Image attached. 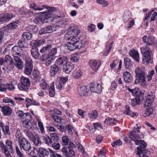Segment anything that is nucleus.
Returning <instances> with one entry per match:
<instances>
[{"mask_svg":"<svg viewBox=\"0 0 157 157\" xmlns=\"http://www.w3.org/2000/svg\"><path fill=\"white\" fill-rule=\"evenodd\" d=\"M147 36H144L143 37V40L146 45L144 47L140 48L141 52L143 53V63L145 65H147L150 63H153L152 60V53L149 47L152 45L155 41L154 37L153 36L149 37L147 39Z\"/></svg>","mask_w":157,"mask_h":157,"instance_id":"1","label":"nucleus"},{"mask_svg":"<svg viewBox=\"0 0 157 157\" xmlns=\"http://www.w3.org/2000/svg\"><path fill=\"white\" fill-rule=\"evenodd\" d=\"M14 65L13 59L8 55L6 56L5 59L0 58V65L4 66V67L2 69L4 71V73L6 74L9 73L12 70Z\"/></svg>","mask_w":157,"mask_h":157,"instance_id":"2","label":"nucleus"},{"mask_svg":"<svg viewBox=\"0 0 157 157\" xmlns=\"http://www.w3.org/2000/svg\"><path fill=\"white\" fill-rule=\"evenodd\" d=\"M130 135L129 137L131 139L135 142L136 145L141 144V146H143V148L146 147L147 146V144L144 140H139L138 139H143L144 136L142 134L140 135L136 133V131H133L130 132Z\"/></svg>","mask_w":157,"mask_h":157,"instance_id":"3","label":"nucleus"},{"mask_svg":"<svg viewBox=\"0 0 157 157\" xmlns=\"http://www.w3.org/2000/svg\"><path fill=\"white\" fill-rule=\"evenodd\" d=\"M19 147L21 149H23L25 151L31 152L29 153L30 155H33L35 154L34 148H32L29 142L25 138L23 137L18 142Z\"/></svg>","mask_w":157,"mask_h":157,"instance_id":"4","label":"nucleus"},{"mask_svg":"<svg viewBox=\"0 0 157 157\" xmlns=\"http://www.w3.org/2000/svg\"><path fill=\"white\" fill-rule=\"evenodd\" d=\"M5 145L2 141H0V147L2 151L7 157H12L10 153H12L13 151L12 142L9 140L6 141Z\"/></svg>","mask_w":157,"mask_h":157,"instance_id":"5","label":"nucleus"},{"mask_svg":"<svg viewBox=\"0 0 157 157\" xmlns=\"http://www.w3.org/2000/svg\"><path fill=\"white\" fill-rule=\"evenodd\" d=\"M66 48L70 51H73L76 48H80L82 45V40L80 39L71 40L65 44Z\"/></svg>","mask_w":157,"mask_h":157,"instance_id":"6","label":"nucleus"},{"mask_svg":"<svg viewBox=\"0 0 157 157\" xmlns=\"http://www.w3.org/2000/svg\"><path fill=\"white\" fill-rule=\"evenodd\" d=\"M54 85V82H52L51 84L50 87L49 88V86L44 80L42 81L40 84L41 90L49 91V94L51 97H53L55 94Z\"/></svg>","mask_w":157,"mask_h":157,"instance_id":"7","label":"nucleus"},{"mask_svg":"<svg viewBox=\"0 0 157 157\" xmlns=\"http://www.w3.org/2000/svg\"><path fill=\"white\" fill-rule=\"evenodd\" d=\"M20 82L18 84V89L21 90H26L28 87L30 85V82L29 78L21 76L20 78Z\"/></svg>","mask_w":157,"mask_h":157,"instance_id":"8","label":"nucleus"},{"mask_svg":"<svg viewBox=\"0 0 157 157\" xmlns=\"http://www.w3.org/2000/svg\"><path fill=\"white\" fill-rule=\"evenodd\" d=\"M135 73L136 75L135 83L138 84L139 83H144L145 82L146 76L144 71L140 68L137 67L135 70Z\"/></svg>","mask_w":157,"mask_h":157,"instance_id":"9","label":"nucleus"},{"mask_svg":"<svg viewBox=\"0 0 157 157\" xmlns=\"http://www.w3.org/2000/svg\"><path fill=\"white\" fill-rule=\"evenodd\" d=\"M25 60L24 73L25 74L29 75L31 74L33 70V61L29 57H26Z\"/></svg>","mask_w":157,"mask_h":157,"instance_id":"10","label":"nucleus"},{"mask_svg":"<svg viewBox=\"0 0 157 157\" xmlns=\"http://www.w3.org/2000/svg\"><path fill=\"white\" fill-rule=\"evenodd\" d=\"M62 152L64 157H71L75 155L74 150L72 149H70L69 147H63L62 149Z\"/></svg>","mask_w":157,"mask_h":157,"instance_id":"11","label":"nucleus"},{"mask_svg":"<svg viewBox=\"0 0 157 157\" xmlns=\"http://www.w3.org/2000/svg\"><path fill=\"white\" fill-rule=\"evenodd\" d=\"M136 98L132 99L131 103L132 106H135L140 104L144 99V93H141L139 95H136Z\"/></svg>","mask_w":157,"mask_h":157,"instance_id":"12","label":"nucleus"},{"mask_svg":"<svg viewBox=\"0 0 157 157\" xmlns=\"http://www.w3.org/2000/svg\"><path fill=\"white\" fill-rule=\"evenodd\" d=\"M48 16L45 15L44 12L42 13V14L39 17H36L33 20V21L37 24L47 22L48 21Z\"/></svg>","mask_w":157,"mask_h":157,"instance_id":"13","label":"nucleus"},{"mask_svg":"<svg viewBox=\"0 0 157 157\" xmlns=\"http://www.w3.org/2000/svg\"><path fill=\"white\" fill-rule=\"evenodd\" d=\"M90 88V90L93 92L100 94L102 91L101 85L97 83L91 84Z\"/></svg>","mask_w":157,"mask_h":157,"instance_id":"14","label":"nucleus"},{"mask_svg":"<svg viewBox=\"0 0 157 157\" xmlns=\"http://www.w3.org/2000/svg\"><path fill=\"white\" fill-rule=\"evenodd\" d=\"M11 51L14 57V56H15L16 55L21 56L22 54L23 50L19 46H15L12 48Z\"/></svg>","mask_w":157,"mask_h":157,"instance_id":"15","label":"nucleus"},{"mask_svg":"<svg viewBox=\"0 0 157 157\" xmlns=\"http://www.w3.org/2000/svg\"><path fill=\"white\" fill-rule=\"evenodd\" d=\"M53 152V151L50 149H46L42 147H40L39 148L38 153L40 156L41 157H44L45 156L48 155L49 152L51 155V154H52V152Z\"/></svg>","mask_w":157,"mask_h":157,"instance_id":"16","label":"nucleus"},{"mask_svg":"<svg viewBox=\"0 0 157 157\" xmlns=\"http://www.w3.org/2000/svg\"><path fill=\"white\" fill-rule=\"evenodd\" d=\"M55 30L56 29L54 27L51 26H46L39 31V33L41 35L43 34L51 33Z\"/></svg>","mask_w":157,"mask_h":157,"instance_id":"17","label":"nucleus"},{"mask_svg":"<svg viewBox=\"0 0 157 157\" xmlns=\"http://www.w3.org/2000/svg\"><path fill=\"white\" fill-rule=\"evenodd\" d=\"M74 65L68 62L66 65L63 66V70L64 72L68 74L70 73L71 72H73L74 70Z\"/></svg>","mask_w":157,"mask_h":157,"instance_id":"18","label":"nucleus"},{"mask_svg":"<svg viewBox=\"0 0 157 157\" xmlns=\"http://www.w3.org/2000/svg\"><path fill=\"white\" fill-rule=\"evenodd\" d=\"M68 59L65 56H63L59 57L56 60L55 63L58 65H62L63 66L66 65L68 63Z\"/></svg>","mask_w":157,"mask_h":157,"instance_id":"19","label":"nucleus"},{"mask_svg":"<svg viewBox=\"0 0 157 157\" xmlns=\"http://www.w3.org/2000/svg\"><path fill=\"white\" fill-rule=\"evenodd\" d=\"M59 68L56 64H54L51 66L50 73L52 76H55L59 72Z\"/></svg>","mask_w":157,"mask_h":157,"instance_id":"20","label":"nucleus"},{"mask_svg":"<svg viewBox=\"0 0 157 157\" xmlns=\"http://www.w3.org/2000/svg\"><path fill=\"white\" fill-rule=\"evenodd\" d=\"M89 64L91 69L95 71H97L100 67L99 64H98L97 61L94 59L90 60Z\"/></svg>","mask_w":157,"mask_h":157,"instance_id":"21","label":"nucleus"},{"mask_svg":"<svg viewBox=\"0 0 157 157\" xmlns=\"http://www.w3.org/2000/svg\"><path fill=\"white\" fill-rule=\"evenodd\" d=\"M57 11V9L55 7H49L48 12H43L45 13V15L48 16V19L51 20V18L54 17L52 13Z\"/></svg>","mask_w":157,"mask_h":157,"instance_id":"22","label":"nucleus"},{"mask_svg":"<svg viewBox=\"0 0 157 157\" xmlns=\"http://www.w3.org/2000/svg\"><path fill=\"white\" fill-rule=\"evenodd\" d=\"M123 78L124 82L126 83L131 82L133 79L132 76L131 74L128 71L123 73Z\"/></svg>","mask_w":157,"mask_h":157,"instance_id":"23","label":"nucleus"},{"mask_svg":"<svg viewBox=\"0 0 157 157\" xmlns=\"http://www.w3.org/2000/svg\"><path fill=\"white\" fill-rule=\"evenodd\" d=\"M0 108L1 109V110L3 114L5 115L10 116L12 113V109L8 106H5L2 107L0 105Z\"/></svg>","mask_w":157,"mask_h":157,"instance_id":"24","label":"nucleus"},{"mask_svg":"<svg viewBox=\"0 0 157 157\" xmlns=\"http://www.w3.org/2000/svg\"><path fill=\"white\" fill-rule=\"evenodd\" d=\"M15 65L19 69L21 70L23 67V63L21 59L18 56H14Z\"/></svg>","mask_w":157,"mask_h":157,"instance_id":"25","label":"nucleus"},{"mask_svg":"<svg viewBox=\"0 0 157 157\" xmlns=\"http://www.w3.org/2000/svg\"><path fill=\"white\" fill-rule=\"evenodd\" d=\"M88 90L86 86H81L78 88V92L81 96H83L88 92Z\"/></svg>","mask_w":157,"mask_h":157,"instance_id":"26","label":"nucleus"},{"mask_svg":"<svg viewBox=\"0 0 157 157\" xmlns=\"http://www.w3.org/2000/svg\"><path fill=\"white\" fill-rule=\"evenodd\" d=\"M44 40L43 39H40L36 41H32L30 43V45H32V47H36L40 46L44 44Z\"/></svg>","mask_w":157,"mask_h":157,"instance_id":"27","label":"nucleus"},{"mask_svg":"<svg viewBox=\"0 0 157 157\" xmlns=\"http://www.w3.org/2000/svg\"><path fill=\"white\" fill-rule=\"evenodd\" d=\"M129 54L136 62H139V53L137 52L134 50L130 51Z\"/></svg>","mask_w":157,"mask_h":157,"instance_id":"28","label":"nucleus"},{"mask_svg":"<svg viewBox=\"0 0 157 157\" xmlns=\"http://www.w3.org/2000/svg\"><path fill=\"white\" fill-rule=\"evenodd\" d=\"M31 54L35 59L39 58L40 53L38 52V49L37 48L32 47L31 50Z\"/></svg>","mask_w":157,"mask_h":157,"instance_id":"29","label":"nucleus"},{"mask_svg":"<svg viewBox=\"0 0 157 157\" xmlns=\"http://www.w3.org/2000/svg\"><path fill=\"white\" fill-rule=\"evenodd\" d=\"M0 127H1L6 135H10V132L9 131V127L8 125H4L3 124L2 122L0 123Z\"/></svg>","mask_w":157,"mask_h":157,"instance_id":"30","label":"nucleus"},{"mask_svg":"<svg viewBox=\"0 0 157 157\" xmlns=\"http://www.w3.org/2000/svg\"><path fill=\"white\" fill-rule=\"evenodd\" d=\"M52 48V45L51 44H48L44 47L40 51V53H47L49 52V51Z\"/></svg>","mask_w":157,"mask_h":157,"instance_id":"31","label":"nucleus"},{"mask_svg":"<svg viewBox=\"0 0 157 157\" xmlns=\"http://www.w3.org/2000/svg\"><path fill=\"white\" fill-rule=\"evenodd\" d=\"M30 6L33 9L35 10H42L44 8H45V7L48 9L47 6L44 5H42L41 6H38L36 4H32Z\"/></svg>","mask_w":157,"mask_h":157,"instance_id":"32","label":"nucleus"},{"mask_svg":"<svg viewBox=\"0 0 157 157\" xmlns=\"http://www.w3.org/2000/svg\"><path fill=\"white\" fill-rule=\"evenodd\" d=\"M128 90L129 92L132 93V95L135 96L136 95H139V94L141 93H143V92L141 91L138 88H135L133 89L128 88Z\"/></svg>","mask_w":157,"mask_h":157,"instance_id":"33","label":"nucleus"},{"mask_svg":"<svg viewBox=\"0 0 157 157\" xmlns=\"http://www.w3.org/2000/svg\"><path fill=\"white\" fill-rule=\"evenodd\" d=\"M52 117L54 121L56 122L62 124L65 123L64 120L59 116L54 115L52 116Z\"/></svg>","mask_w":157,"mask_h":157,"instance_id":"34","label":"nucleus"},{"mask_svg":"<svg viewBox=\"0 0 157 157\" xmlns=\"http://www.w3.org/2000/svg\"><path fill=\"white\" fill-rule=\"evenodd\" d=\"M66 40H70V41L71 40H73L74 39H80L79 38H75L73 36V35L71 33V32L69 31L67 32L64 36Z\"/></svg>","mask_w":157,"mask_h":157,"instance_id":"35","label":"nucleus"},{"mask_svg":"<svg viewBox=\"0 0 157 157\" xmlns=\"http://www.w3.org/2000/svg\"><path fill=\"white\" fill-rule=\"evenodd\" d=\"M146 147L143 148V146H140L137 147V154L139 155L140 157H148L146 155L143 154V156H141V154L143 152L144 150Z\"/></svg>","mask_w":157,"mask_h":157,"instance_id":"36","label":"nucleus"},{"mask_svg":"<svg viewBox=\"0 0 157 157\" xmlns=\"http://www.w3.org/2000/svg\"><path fill=\"white\" fill-rule=\"evenodd\" d=\"M32 141L34 145L37 146H40L41 144V141L40 139L37 136H35L33 137Z\"/></svg>","mask_w":157,"mask_h":157,"instance_id":"37","label":"nucleus"},{"mask_svg":"<svg viewBox=\"0 0 157 157\" xmlns=\"http://www.w3.org/2000/svg\"><path fill=\"white\" fill-rule=\"evenodd\" d=\"M88 115L89 117L91 119H96L98 116L97 112L95 110L89 113Z\"/></svg>","mask_w":157,"mask_h":157,"instance_id":"38","label":"nucleus"},{"mask_svg":"<svg viewBox=\"0 0 157 157\" xmlns=\"http://www.w3.org/2000/svg\"><path fill=\"white\" fill-rule=\"evenodd\" d=\"M18 46L20 48H25L26 47L27 43L26 40L22 37L18 42Z\"/></svg>","mask_w":157,"mask_h":157,"instance_id":"39","label":"nucleus"},{"mask_svg":"<svg viewBox=\"0 0 157 157\" xmlns=\"http://www.w3.org/2000/svg\"><path fill=\"white\" fill-rule=\"evenodd\" d=\"M79 59V56L78 54H73L70 58V61L72 62H76Z\"/></svg>","mask_w":157,"mask_h":157,"instance_id":"40","label":"nucleus"},{"mask_svg":"<svg viewBox=\"0 0 157 157\" xmlns=\"http://www.w3.org/2000/svg\"><path fill=\"white\" fill-rule=\"evenodd\" d=\"M73 75L75 78H79L82 76V73L79 69H76L74 71Z\"/></svg>","mask_w":157,"mask_h":157,"instance_id":"41","label":"nucleus"},{"mask_svg":"<svg viewBox=\"0 0 157 157\" xmlns=\"http://www.w3.org/2000/svg\"><path fill=\"white\" fill-rule=\"evenodd\" d=\"M124 63L126 68H128L132 65L131 60L128 58L124 59Z\"/></svg>","mask_w":157,"mask_h":157,"instance_id":"42","label":"nucleus"},{"mask_svg":"<svg viewBox=\"0 0 157 157\" xmlns=\"http://www.w3.org/2000/svg\"><path fill=\"white\" fill-rule=\"evenodd\" d=\"M69 31L71 32V33L73 35V36H74L75 38H78L77 37L78 34L80 32V30L76 28H74Z\"/></svg>","mask_w":157,"mask_h":157,"instance_id":"43","label":"nucleus"},{"mask_svg":"<svg viewBox=\"0 0 157 157\" xmlns=\"http://www.w3.org/2000/svg\"><path fill=\"white\" fill-rule=\"evenodd\" d=\"M3 102L6 103H10L11 106H14L16 104L13 100L7 97H5L3 100Z\"/></svg>","mask_w":157,"mask_h":157,"instance_id":"44","label":"nucleus"},{"mask_svg":"<svg viewBox=\"0 0 157 157\" xmlns=\"http://www.w3.org/2000/svg\"><path fill=\"white\" fill-rule=\"evenodd\" d=\"M43 139L45 143L48 145L51 144L53 143V141H52V139L48 136L43 137Z\"/></svg>","mask_w":157,"mask_h":157,"instance_id":"45","label":"nucleus"},{"mask_svg":"<svg viewBox=\"0 0 157 157\" xmlns=\"http://www.w3.org/2000/svg\"><path fill=\"white\" fill-rule=\"evenodd\" d=\"M32 35L31 33L29 32H25L22 35V37L25 40H29L31 39Z\"/></svg>","mask_w":157,"mask_h":157,"instance_id":"46","label":"nucleus"},{"mask_svg":"<svg viewBox=\"0 0 157 157\" xmlns=\"http://www.w3.org/2000/svg\"><path fill=\"white\" fill-rule=\"evenodd\" d=\"M125 114L130 115L131 117H133L135 115L134 113H132L130 110V107L128 105L126 106V109L124 112Z\"/></svg>","mask_w":157,"mask_h":157,"instance_id":"47","label":"nucleus"},{"mask_svg":"<svg viewBox=\"0 0 157 157\" xmlns=\"http://www.w3.org/2000/svg\"><path fill=\"white\" fill-rule=\"evenodd\" d=\"M17 24L16 21L11 23L7 25V28L9 30L15 29L17 26Z\"/></svg>","mask_w":157,"mask_h":157,"instance_id":"48","label":"nucleus"},{"mask_svg":"<svg viewBox=\"0 0 157 157\" xmlns=\"http://www.w3.org/2000/svg\"><path fill=\"white\" fill-rule=\"evenodd\" d=\"M58 82L63 84V85L64 86V84L67 81L68 79L67 77H59L58 78Z\"/></svg>","mask_w":157,"mask_h":157,"instance_id":"49","label":"nucleus"},{"mask_svg":"<svg viewBox=\"0 0 157 157\" xmlns=\"http://www.w3.org/2000/svg\"><path fill=\"white\" fill-rule=\"evenodd\" d=\"M6 91L7 89L10 91H13L15 89V87L12 83L6 84Z\"/></svg>","mask_w":157,"mask_h":157,"instance_id":"50","label":"nucleus"},{"mask_svg":"<svg viewBox=\"0 0 157 157\" xmlns=\"http://www.w3.org/2000/svg\"><path fill=\"white\" fill-rule=\"evenodd\" d=\"M50 136H51L50 138L52 139V141H53V142L58 141L59 140V138L56 133H52L50 134Z\"/></svg>","mask_w":157,"mask_h":157,"instance_id":"51","label":"nucleus"},{"mask_svg":"<svg viewBox=\"0 0 157 157\" xmlns=\"http://www.w3.org/2000/svg\"><path fill=\"white\" fill-rule=\"evenodd\" d=\"M30 124V121H23V125L24 127L28 129H30L32 128V125L29 124Z\"/></svg>","mask_w":157,"mask_h":157,"instance_id":"52","label":"nucleus"},{"mask_svg":"<svg viewBox=\"0 0 157 157\" xmlns=\"http://www.w3.org/2000/svg\"><path fill=\"white\" fill-rule=\"evenodd\" d=\"M51 57L49 53H44L40 58V59L42 61H45Z\"/></svg>","mask_w":157,"mask_h":157,"instance_id":"53","label":"nucleus"},{"mask_svg":"<svg viewBox=\"0 0 157 157\" xmlns=\"http://www.w3.org/2000/svg\"><path fill=\"white\" fill-rule=\"evenodd\" d=\"M57 52L56 48H54L51 49L50 52H49V54L51 57L52 56H54L57 53Z\"/></svg>","mask_w":157,"mask_h":157,"instance_id":"54","label":"nucleus"},{"mask_svg":"<svg viewBox=\"0 0 157 157\" xmlns=\"http://www.w3.org/2000/svg\"><path fill=\"white\" fill-rule=\"evenodd\" d=\"M52 147L55 149L58 150L59 149L60 145L58 141L54 142L51 144Z\"/></svg>","mask_w":157,"mask_h":157,"instance_id":"55","label":"nucleus"},{"mask_svg":"<svg viewBox=\"0 0 157 157\" xmlns=\"http://www.w3.org/2000/svg\"><path fill=\"white\" fill-rule=\"evenodd\" d=\"M122 142L120 139H118L115 141H114L112 143L111 145L113 147H115L116 146H120L122 145Z\"/></svg>","mask_w":157,"mask_h":157,"instance_id":"56","label":"nucleus"},{"mask_svg":"<svg viewBox=\"0 0 157 157\" xmlns=\"http://www.w3.org/2000/svg\"><path fill=\"white\" fill-rule=\"evenodd\" d=\"M62 140L63 145H66L68 144L69 142V139L67 136H63L62 137Z\"/></svg>","mask_w":157,"mask_h":157,"instance_id":"57","label":"nucleus"},{"mask_svg":"<svg viewBox=\"0 0 157 157\" xmlns=\"http://www.w3.org/2000/svg\"><path fill=\"white\" fill-rule=\"evenodd\" d=\"M55 59V56H52L51 57H50L48 60L46 61L45 62V65L47 66H49L51 64L53 60Z\"/></svg>","mask_w":157,"mask_h":157,"instance_id":"58","label":"nucleus"},{"mask_svg":"<svg viewBox=\"0 0 157 157\" xmlns=\"http://www.w3.org/2000/svg\"><path fill=\"white\" fill-rule=\"evenodd\" d=\"M97 2L103 5V6H107L108 4V2L105 0H97Z\"/></svg>","mask_w":157,"mask_h":157,"instance_id":"59","label":"nucleus"},{"mask_svg":"<svg viewBox=\"0 0 157 157\" xmlns=\"http://www.w3.org/2000/svg\"><path fill=\"white\" fill-rule=\"evenodd\" d=\"M112 45H108L106 46V48L105 49V51L104 52V54L105 56H107L111 48Z\"/></svg>","mask_w":157,"mask_h":157,"instance_id":"60","label":"nucleus"},{"mask_svg":"<svg viewBox=\"0 0 157 157\" xmlns=\"http://www.w3.org/2000/svg\"><path fill=\"white\" fill-rule=\"evenodd\" d=\"M16 151L18 157H25L23 154L21 152L18 147L17 146L16 147Z\"/></svg>","mask_w":157,"mask_h":157,"instance_id":"61","label":"nucleus"},{"mask_svg":"<svg viewBox=\"0 0 157 157\" xmlns=\"http://www.w3.org/2000/svg\"><path fill=\"white\" fill-rule=\"evenodd\" d=\"M29 28L30 32L33 31V32H37L38 31V28L35 26L33 25H29Z\"/></svg>","mask_w":157,"mask_h":157,"instance_id":"62","label":"nucleus"},{"mask_svg":"<svg viewBox=\"0 0 157 157\" xmlns=\"http://www.w3.org/2000/svg\"><path fill=\"white\" fill-rule=\"evenodd\" d=\"M56 88L59 90H62L64 88V86L63 84H61L58 81H57L56 83Z\"/></svg>","mask_w":157,"mask_h":157,"instance_id":"63","label":"nucleus"},{"mask_svg":"<svg viewBox=\"0 0 157 157\" xmlns=\"http://www.w3.org/2000/svg\"><path fill=\"white\" fill-rule=\"evenodd\" d=\"M154 95L148 94L147 96L146 100L152 102L154 100Z\"/></svg>","mask_w":157,"mask_h":157,"instance_id":"64","label":"nucleus"}]
</instances>
